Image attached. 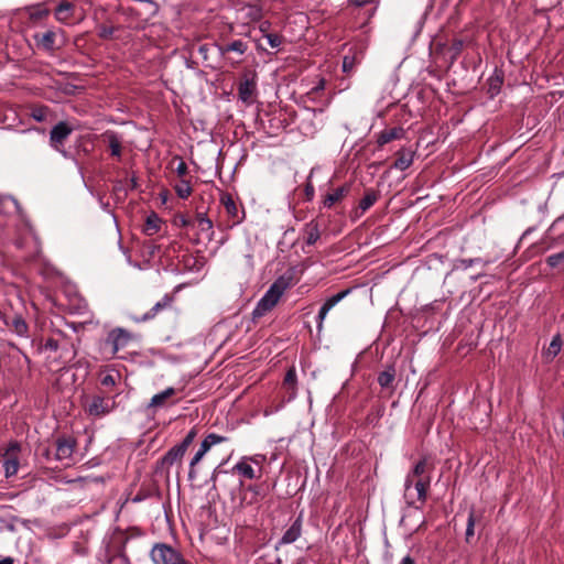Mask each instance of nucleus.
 I'll use <instances>...</instances> for the list:
<instances>
[{
    "label": "nucleus",
    "mask_w": 564,
    "mask_h": 564,
    "mask_svg": "<svg viewBox=\"0 0 564 564\" xmlns=\"http://www.w3.org/2000/svg\"><path fill=\"white\" fill-rule=\"evenodd\" d=\"M415 477L412 476V469L408 473L405 480H404V488L405 490L410 489L412 486L414 487Z\"/></svg>",
    "instance_id": "nucleus-58"
},
{
    "label": "nucleus",
    "mask_w": 564,
    "mask_h": 564,
    "mask_svg": "<svg viewBox=\"0 0 564 564\" xmlns=\"http://www.w3.org/2000/svg\"><path fill=\"white\" fill-rule=\"evenodd\" d=\"M70 312L78 315H84L88 313V303L84 299H76L75 303H73L70 306Z\"/></svg>",
    "instance_id": "nucleus-44"
},
{
    "label": "nucleus",
    "mask_w": 564,
    "mask_h": 564,
    "mask_svg": "<svg viewBox=\"0 0 564 564\" xmlns=\"http://www.w3.org/2000/svg\"><path fill=\"white\" fill-rule=\"evenodd\" d=\"M44 349L51 350V351H57L58 349H62L63 351H68L70 348L72 357L76 355V350L74 349V345L67 343L64 340L61 343L58 339L55 338H47L43 345Z\"/></svg>",
    "instance_id": "nucleus-31"
},
{
    "label": "nucleus",
    "mask_w": 564,
    "mask_h": 564,
    "mask_svg": "<svg viewBox=\"0 0 564 564\" xmlns=\"http://www.w3.org/2000/svg\"><path fill=\"white\" fill-rule=\"evenodd\" d=\"M395 378H397V368L395 364L386 365L384 369L378 373L377 381L381 389L390 390L393 392L395 390Z\"/></svg>",
    "instance_id": "nucleus-15"
},
{
    "label": "nucleus",
    "mask_w": 564,
    "mask_h": 564,
    "mask_svg": "<svg viewBox=\"0 0 564 564\" xmlns=\"http://www.w3.org/2000/svg\"><path fill=\"white\" fill-rule=\"evenodd\" d=\"M107 564H131V561L124 551L120 550L118 553L109 556Z\"/></svg>",
    "instance_id": "nucleus-42"
},
{
    "label": "nucleus",
    "mask_w": 564,
    "mask_h": 564,
    "mask_svg": "<svg viewBox=\"0 0 564 564\" xmlns=\"http://www.w3.org/2000/svg\"><path fill=\"white\" fill-rule=\"evenodd\" d=\"M6 325L17 335L26 336L29 327L25 319L20 314H13L6 317Z\"/></svg>",
    "instance_id": "nucleus-22"
},
{
    "label": "nucleus",
    "mask_w": 564,
    "mask_h": 564,
    "mask_svg": "<svg viewBox=\"0 0 564 564\" xmlns=\"http://www.w3.org/2000/svg\"><path fill=\"white\" fill-rule=\"evenodd\" d=\"M464 46V42L462 40H455L452 44L451 50L454 52V58L460 54Z\"/></svg>",
    "instance_id": "nucleus-56"
},
{
    "label": "nucleus",
    "mask_w": 564,
    "mask_h": 564,
    "mask_svg": "<svg viewBox=\"0 0 564 564\" xmlns=\"http://www.w3.org/2000/svg\"><path fill=\"white\" fill-rule=\"evenodd\" d=\"M185 454L175 445L170 448L155 464L154 473L169 477V469L176 463H182Z\"/></svg>",
    "instance_id": "nucleus-9"
},
{
    "label": "nucleus",
    "mask_w": 564,
    "mask_h": 564,
    "mask_svg": "<svg viewBox=\"0 0 564 564\" xmlns=\"http://www.w3.org/2000/svg\"><path fill=\"white\" fill-rule=\"evenodd\" d=\"M101 137L102 140L107 142L111 156L120 160L122 155V144L118 133L111 130H107L102 133Z\"/></svg>",
    "instance_id": "nucleus-17"
},
{
    "label": "nucleus",
    "mask_w": 564,
    "mask_h": 564,
    "mask_svg": "<svg viewBox=\"0 0 564 564\" xmlns=\"http://www.w3.org/2000/svg\"><path fill=\"white\" fill-rule=\"evenodd\" d=\"M0 564H14V561L12 557H4L0 560Z\"/></svg>",
    "instance_id": "nucleus-64"
},
{
    "label": "nucleus",
    "mask_w": 564,
    "mask_h": 564,
    "mask_svg": "<svg viewBox=\"0 0 564 564\" xmlns=\"http://www.w3.org/2000/svg\"><path fill=\"white\" fill-rule=\"evenodd\" d=\"M351 289H346L337 294H334L333 296L328 297L323 305L321 306L318 314L316 316V323H317V330L321 332L323 329L324 321L328 314V312L338 304L341 300H344L349 293Z\"/></svg>",
    "instance_id": "nucleus-10"
},
{
    "label": "nucleus",
    "mask_w": 564,
    "mask_h": 564,
    "mask_svg": "<svg viewBox=\"0 0 564 564\" xmlns=\"http://www.w3.org/2000/svg\"><path fill=\"white\" fill-rule=\"evenodd\" d=\"M372 0H348L349 4L351 6H355V7H364L368 3H370Z\"/></svg>",
    "instance_id": "nucleus-60"
},
{
    "label": "nucleus",
    "mask_w": 564,
    "mask_h": 564,
    "mask_svg": "<svg viewBox=\"0 0 564 564\" xmlns=\"http://www.w3.org/2000/svg\"><path fill=\"white\" fill-rule=\"evenodd\" d=\"M283 388L289 392V399H294L297 392V375L294 366L290 367L283 379Z\"/></svg>",
    "instance_id": "nucleus-27"
},
{
    "label": "nucleus",
    "mask_w": 564,
    "mask_h": 564,
    "mask_svg": "<svg viewBox=\"0 0 564 564\" xmlns=\"http://www.w3.org/2000/svg\"><path fill=\"white\" fill-rule=\"evenodd\" d=\"M160 227H161V219L159 218V216L156 214L152 213L151 215H149L147 217L143 231L148 236H153L160 230Z\"/></svg>",
    "instance_id": "nucleus-37"
},
{
    "label": "nucleus",
    "mask_w": 564,
    "mask_h": 564,
    "mask_svg": "<svg viewBox=\"0 0 564 564\" xmlns=\"http://www.w3.org/2000/svg\"><path fill=\"white\" fill-rule=\"evenodd\" d=\"M545 263L549 268L557 270V272H564V251L550 254L546 257Z\"/></svg>",
    "instance_id": "nucleus-36"
},
{
    "label": "nucleus",
    "mask_w": 564,
    "mask_h": 564,
    "mask_svg": "<svg viewBox=\"0 0 564 564\" xmlns=\"http://www.w3.org/2000/svg\"><path fill=\"white\" fill-rule=\"evenodd\" d=\"M188 172L187 164L183 161V159L178 158V164L176 166V173L180 177H184Z\"/></svg>",
    "instance_id": "nucleus-55"
},
{
    "label": "nucleus",
    "mask_w": 564,
    "mask_h": 564,
    "mask_svg": "<svg viewBox=\"0 0 564 564\" xmlns=\"http://www.w3.org/2000/svg\"><path fill=\"white\" fill-rule=\"evenodd\" d=\"M205 456L204 453H200L198 449L196 454L193 456V458L189 462V470H188V479L194 480L196 478V465L202 460V458Z\"/></svg>",
    "instance_id": "nucleus-43"
},
{
    "label": "nucleus",
    "mask_w": 564,
    "mask_h": 564,
    "mask_svg": "<svg viewBox=\"0 0 564 564\" xmlns=\"http://www.w3.org/2000/svg\"><path fill=\"white\" fill-rule=\"evenodd\" d=\"M119 375L107 373L100 379V383L105 388H112L117 383Z\"/></svg>",
    "instance_id": "nucleus-51"
},
{
    "label": "nucleus",
    "mask_w": 564,
    "mask_h": 564,
    "mask_svg": "<svg viewBox=\"0 0 564 564\" xmlns=\"http://www.w3.org/2000/svg\"><path fill=\"white\" fill-rule=\"evenodd\" d=\"M433 470L434 465L426 457L421 458L412 468V476L415 477L414 488L417 491V499L422 503L427 499Z\"/></svg>",
    "instance_id": "nucleus-3"
},
{
    "label": "nucleus",
    "mask_w": 564,
    "mask_h": 564,
    "mask_svg": "<svg viewBox=\"0 0 564 564\" xmlns=\"http://www.w3.org/2000/svg\"><path fill=\"white\" fill-rule=\"evenodd\" d=\"M248 8H249L248 17L250 18L251 21H260L262 19L261 7L253 4V6H248Z\"/></svg>",
    "instance_id": "nucleus-50"
},
{
    "label": "nucleus",
    "mask_w": 564,
    "mask_h": 564,
    "mask_svg": "<svg viewBox=\"0 0 564 564\" xmlns=\"http://www.w3.org/2000/svg\"><path fill=\"white\" fill-rule=\"evenodd\" d=\"M350 189H351V185L349 183H345L339 187L333 188L330 192H328L327 194L324 195L323 200H322V206L324 208L329 209V208L338 205L339 203H341V200L344 198H346L348 196V194L350 193Z\"/></svg>",
    "instance_id": "nucleus-13"
},
{
    "label": "nucleus",
    "mask_w": 564,
    "mask_h": 564,
    "mask_svg": "<svg viewBox=\"0 0 564 564\" xmlns=\"http://www.w3.org/2000/svg\"><path fill=\"white\" fill-rule=\"evenodd\" d=\"M303 532V512H300L291 525L284 531L283 535L279 540L275 549L278 550L280 545H286L294 543Z\"/></svg>",
    "instance_id": "nucleus-11"
},
{
    "label": "nucleus",
    "mask_w": 564,
    "mask_h": 564,
    "mask_svg": "<svg viewBox=\"0 0 564 564\" xmlns=\"http://www.w3.org/2000/svg\"><path fill=\"white\" fill-rule=\"evenodd\" d=\"M228 437L218 435L216 433H210L206 435V437L202 441L199 451L200 453L206 454L214 445L227 442Z\"/></svg>",
    "instance_id": "nucleus-33"
},
{
    "label": "nucleus",
    "mask_w": 564,
    "mask_h": 564,
    "mask_svg": "<svg viewBox=\"0 0 564 564\" xmlns=\"http://www.w3.org/2000/svg\"><path fill=\"white\" fill-rule=\"evenodd\" d=\"M303 236L307 246H313L316 243L321 237L319 225L317 220L312 219L310 223L305 224L303 228Z\"/></svg>",
    "instance_id": "nucleus-26"
},
{
    "label": "nucleus",
    "mask_w": 564,
    "mask_h": 564,
    "mask_svg": "<svg viewBox=\"0 0 564 564\" xmlns=\"http://www.w3.org/2000/svg\"><path fill=\"white\" fill-rule=\"evenodd\" d=\"M55 37L56 34L53 31H46L43 34H35L34 39L37 44L44 48L45 51H53L55 48Z\"/></svg>",
    "instance_id": "nucleus-32"
},
{
    "label": "nucleus",
    "mask_w": 564,
    "mask_h": 564,
    "mask_svg": "<svg viewBox=\"0 0 564 564\" xmlns=\"http://www.w3.org/2000/svg\"><path fill=\"white\" fill-rule=\"evenodd\" d=\"M175 224L183 228L194 227V219L191 217L180 214L175 217Z\"/></svg>",
    "instance_id": "nucleus-49"
},
{
    "label": "nucleus",
    "mask_w": 564,
    "mask_h": 564,
    "mask_svg": "<svg viewBox=\"0 0 564 564\" xmlns=\"http://www.w3.org/2000/svg\"><path fill=\"white\" fill-rule=\"evenodd\" d=\"M393 166L400 171L409 169L413 162L414 151L411 149H401L395 153Z\"/></svg>",
    "instance_id": "nucleus-28"
},
{
    "label": "nucleus",
    "mask_w": 564,
    "mask_h": 564,
    "mask_svg": "<svg viewBox=\"0 0 564 564\" xmlns=\"http://www.w3.org/2000/svg\"><path fill=\"white\" fill-rule=\"evenodd\" d=\"M268 495V486L265 484H239V492L237 498H232V517L236 522L243 527H251L257 521L260 508V501Z\"/></svg>",
    "instance_id": "nucleus-1"
},
{
    "label": "nucleus",
    "mask_w": 564,
    "mask_h": 564,
    "mask_svg": "<svg viewBox=\"0 0 564 564\" xmlns=\"http://www.w3.org/2000/svg\"><path fill=\"white\" fill-rule=\"evenodd\" d=\"M286 288L288 282L281 276L271 284L262 297L269 305H271L272 308H274Z\"/></svg>",
    "instance_id": "nucleus-14"
},
{
    "label": "nucleus",
    "mask_w": 564,
    "mask_h": 564,
    "mask_svg": "<svg viewBox=\"0 0 564 564\" xmlns=\"http://www.w3.org/2000/svg\"><path fill=\"white\" fill-rule=\"evenodd\" d=\"M220 203L224 206L227 216L230 221V227L237 226L241 224L246 217L245 209L239 208L238 204L234 199V196L229 193H223L220 197Z\"/></svg>",
    "instance_id": "nucleus-7"
},
{
    "label": "nucleus",
    "mask_w": 564,
    "mask_h": 564,
    "mask_svg": "<svg viewBox=\"0 0 564 564\" xmlns=\"http://www.w3.org/2000/svg\"><path fill=\"white\" fill-rule=\"evenodd\" d=\"M312 176H313V171H311L310 175L307 176V182L304 187V195H305V199L307 202H311L315 195V188L312 183Z\"/></svg>",
    "instance_id": "nucleus-48"
},
{
    "label": "nucleus",
    "mask_w": 564,
    "mask_h": 564,
    "mask_svg": "<svg viewBox=\"0 0 564 564\" xmlns=\"http://www.w3.org/2000/svg\"><path fill=\"white\" fill-rule=\"evenodd\" d=\"M270 28V22L269 21H264L260 24V31L263 32V33H267L268 29Z\"/></svg>",
    "instance_id": "nucleus-63"
},
{
    "label": "nucleus",
    "mask_w": 564,
    "mask_h": 564,
    "mask_svg": "<svg viewBox=\"0 0 564 564\" xmlns=\"http://www.w3.org/2000/svg\"><path fill=\"white\" fill-rule=\"evenodd\" d=\"M251 457H242L232 468L231 473L237 474L247 479H254L258 477L256 469L251 466Z\"/></svg>",
    "instance_id": "nucleus-20"
},
{
    "label": "nucleus",
    "mask_w": 564,
    "mask_h": 564,
    "mask_svg": "<svg viewBox=\"0 0 564 564\" xmlns=\"http://www.w3.org/2000/svg\"><path fill=\"white\" fill-rule=\"evenodd\" d=\"M177 390L173 387L166 388L164 391L156 393L152 397L149 408H162L169 404L172 397L176 394Z\"/></svg>",
    "instance_id": "nucleus-30"
},
{
    "label": "nucleus",
    "mask_w": 564,
    "mask_h": 564,
    "mask_svg": "<svg viewBox=\"0 0 564 564\" xmlns=\"http://www.w3.org/2000/svg\"><path fill=\"white\" fill-rule=\"evenodd\" d=\"M325 88V79L321 78L316 86H314L308 95H317L319 91L324 90Z\"/></svg>",
    "instance_id": "nucleus-57"
},
{
    "label": "nucleus",
    "mask_w": 564,
    "mask_h": 564,
    "mask_svg": "<svg viewBox=\"0 0 564 564\" xmlns=\"http://www.w3.org/2000/svg\"><path fill=\"white\" fill-rule=\"evenodd\" d=\"M503 79V72L498 68H495L492 75L487 79V94L489 95L490 98L496 97L500 93Z\"/></svg>",
    "instance_id": "nucleus-24"
},
{
    "label": "nucleus",
    "mask_w": 564,
    "mask_h": 564,
    "mask_svg": "<svg viewBox=\"0 0 564 564\" xmlns=\"http://www.w3.org/2000/svg\"><path fill=\"white\" fill-rule=\"evenodd\" d=\"M116 28L106 24L98 25V36L102 40H111Z\"/></svg>",
    "instance_id": "nucleus-47"
},
{
    "label": "nucleus",
    "mask_w": 564,
    "mask_h": 564,
    "mask_svg": "<svg viewBox=\"0 0 564 564\" xmlns=\"http://www.w3.org/2000/svg\"><path fill=\"white\" fill-rule=\"evenodd\" d=\"M46 108L34 109L32 111V117L39 122L44 121L46 119Z\"/></svg>",
    "instance_id": "nucleus-54"
},
{
    "label": "nucleus",
    "mask_w": 564,
    "mask_h": 564,
    "mask_svg": "<svg viewBox=\"0 0 564 564\" xmlns=\"http://www.w3.org/2000/svg\"><path fill=\"white\" fill-rule=\"evenodd\" d=\"M476 263H484L488 264L489 261H484L481 258H474V259H459L456 261V268L460 269H467Z\"/></svg>",
    "instance_id": "nucleus-46"
},
{
    "label": "nucleus",
    "mask_w": 564,
    "mask_h": 564,
    "mask_svg": "<svg viewBox=\"0 0 564 564\" xmlns=\"http://www.w3.org/2000/svg\"><path fill=\"white\" fill-rule=\"evenodd\" d=\"M400 564H415V561L410 555H406L401 560Z\"/></svg>",
    "instance_id": "nucleus-62"
},
{
    "label": "nucleus",
    "mask_w": 564,
    "mask_h": 564,
    "mask_svg": "<svg viewBox=\"0 0 564 564\" xmlns=\"http://www.w3.org/2000/svg\"><path fill=\"white\" fill-rule=\"evenodd\" d=\"M174 189L177 196L182 199H186L192 194V186L189 181L181 178L175 185Z\"/></svg>",
    "instance_id": "nucleus-40"
},
{
    "label": "nucleus",
    "mask_w": 564,
    "mask_h": 564,
    "mask_svg": "<svg viewBox=\"0 0 564 564\" xmlns=\"http://www.w3.org/2000/svg\"><path fill=\"white\" fill-rule=\"evenodd\" d=\"M137 187H138V178H137V176L133 174V175L131 176V178L129 180L128 188H129L130 191H133V189H135Z\"/></svg>",
    "instance_id": "nucleus-61"
},
{
    "label": "nucleus",
    "mask_w": 564,
    "mask_h": 564,
    "mask_svg": "<svg viewBox=\"0 0 564 564\" xmlns=\"http://www.w3.org/2000/svg\"><path fill=\"white\" fill-rule=\"evenodd\" d=\"M561 347H562V338H561L560 334H556L555 336H553V338L545 351L546 357L550 359L555 358L560 354Z\"/></svg>",
    "instance_id": "nucleus-39"
},
{
    "label": "nucleus",
    "mask_w": 564,
    "mask_h": 564,
    "mask_svg": "<svg viewBox=\"0 0 564 564\" xmlns=\"http://www.w3.org/2000/svg\"><path fill=\"white\" fill-rule=\"evenodd\" d=\"M475 523H476V518H475V510L471 509L469 511V514H468V519H467V525H466V532H465V535H466V541L469 542L470 538L474 536L475 534Z\"/></svg>",
    "instance_id": "nucleus-45"
},
{
    "label": "nucleus",
    "mask_w": 564,
    "mask_h": 564,
    "mask_svg": "<svg viewBox=\"0 0 564 564\" xmlns=\"http://www.w3.org/2000/svg\"><path fill=\"white\" fill-rule=\"evenodd\" d=\"M73 128L65 121H59L55 124L50 132L51 145L59 151L64 145L65 140L72 134Z\"/></svg>",
    "instance_id": "nucleus-12"
},
{
    "label": "nucleus",
    "mask_w": 564,
    "mask_h": 564,
    "mask_svg": "<svg viewBox=\"0 0 564 564\" xmlns=\"http://www.w3.org/2000/svg\"><path fill=\"white\" fill-rule=\"evenodd\" d=\"M404 135L405 130L402 127L384 129L377 134V143L381 148L393 140L402 139Z\"/></svg>",
    "instance_id": "nucleus-21"
},
{
    "label": "nucleus",
    "mask_w": 564,
    "mask_h": 564,
    "mask_svg": "<svg viewBox=\"0 0 564 564\" xmlns=\"http://www.w3.org/2000/svg\"><path fill=\"white\" fill-rule=\"evenodd\" d=\"M379 193L372 188H368L365 196L359 200L358 207L355 210V216L364 215L370 207H372L379 199Z\"/></svg>",
    "instance_id": "nucleus-23"
},
{
    "label": "nucleus",
    "mask_w": 564,
    "mask_h": 564,
    "mask_svg": "<svg viewBox=\"0 0 564 564\" xmlns=\"http://www.w3.org/2000/svg\"><path fill=\"white\" fill-rule=\"evenodd\" d=\"M355 65V57L345 56L343 59V72L350 73Z\"/></svg>",
    "instance_id": "nucleus-53"
},
{
    "label": "nucleus",
    "mask_w": 564,
    "mask_h": 564,
    "mask_svg": "<svg viewBox=\"0 0 564 564\" xmlns=\"http://www.w3.org/2000/svg\"><path fill=\"white\" fill-rule=\"evenodd\" d=\"M198 230L199 235H205L207 240H212L214 230H213V221L207 217L206 213H197L194 218V227Z\"/></svg>",
    "instance_id": "nucleus-19"
},
{
    "label": "nucleus",
    "mask_w": 564,
    "mask_h": 564,
    "mask_svg": "<svg viewBox=\"0 0 564 564\" xmlns=\"http://www.w3.org/2000/svg\"><path fill=\"white\" fill-rule=\"evenodd\" d=\"M248 50V45L246 42L241 40H235L231 43L224 44L219 46V51L223 55L229 53V52H236L240 55L245 54Z\"/></svg>",
    "instance_id": "nucleus-34"
},
{
    "label": "nucleus",
    "mask_w": 564,
    "mask_h": 564,
    "mask_svg": "<svg viewBox=\"0 0 564 564\" xmlns=\"http://www.w3.org/2000/svg\"><path fill=\"white\" fill-rule=\"evenodd\" d=\"M19 466L20 464L17 454L7 452L3 455L2 468L7 478L14 476L18 473Z\"/></svg>",
    "instance_id": "nucleus-29"
},
{
    "label": "nucleus",
    "mask_w": 564,
    "mask_h": 564,
    "mask_svg": "<svg viewBox=\"0 0 564 564\" xmlns=\"http://www.w3.org/2000/svg\"><path fill=\"white\" fill-rule=\"evenodd\" d=\"M41 455L46 458V460H51L54 458V452L50 447H41Z\"/></svg>",
    "instance_id": "nucleus-59"
},
{
    "label": "nucleus",
    "mask_w": 564,
    "mask_h": 564,
    "mask_svg": "<svg viewBox=\"0 0 564 564\" xmlns=\"http://www.w3.org/2000/svg\"><path fill=\"white\" fill-rule=\"evenodd\" d=\"M257 90V83L253 78H246L241 80L238 85V96L240 100L246 104H251L253 101V96Z\"/></svg>",
    "instance_id": "nucleus-18"
},
{
    "label": "nucleus",
    "mask_w": 564,
    "mask_h": 564,
    "mask_svg": "<svg viewBox=\"0 0 564 564\" xmlns=\"http://www.w3.org/2000/svg\"><path fill=\"white\" fill-rule=\"evenodd\" d=\"M546 234L551 246L564 245V214L551 224Z\"/></svg>",
    "instance_id": "nucleus-16"
},
{
    "label": "nucleus",
    "mask_w": 564,
    "mask_h": 564,
    "mask_svg": "<svg viewBox=\"0 0 564 564\" xmlns=\"http://www.w3.org/2000/svg\"><path fill=\"white\" fill-rule=\"evenodd\" d=\"M150 557L154 564H191L176 549L166 543L154 544Z\"/></svg>",
    "instance_id": "nucleus-4"
},
{
    "label": "nucleus",
    "mask_w": 564,
    "mask_h": 564,
    "mask_svg": "<svg viewBox=\"0 0 564 564\" xmlns=\"http://www.w3.org/2000/svg\"><path fill=\"white\" fill-rule=\"evenodd\" d=\"M196 435H197V430L195 427L191 429L188 431V433L185 435V437L181 441V443L176 444L175 446L177 448H180L185 454L187 448L194 442Z\"/></svg>",
    "instance_id": "nucleus-41"
},
{
    "label": "nucleus",
    "mask_w": 564,
    "mask_h": 564,
    "mask_svg": "<svg viewBox=\"0 0 564 564\" xmlns=\"http://www.w3.org/2000/svg\"><path fill=\"white\" fill-rule=\"evenodd\" d=\"M80 404L86 416L91 420L105 417L116 409L115 397L101 393L83 395Z\"/></svg>",
    "instance_id": "nucleus-2"
},
{
    "label": "nucleus",
    "mask_w": 564,
    "mask_h": 564,
    "mask_svg": "<svg viewBox=\"0 0 564 564\" xmlns=\"http://www.w3.org/2000/svg\"><path fill=\"white\" fill-rule=\"evenodd\" d=\"M264 36L272 48H276L282 44V37L276 33H265Z\"/></svg>",
    "instance_id": "nucleus-52"
},
{
    "label": "nucleus",
    "mask_w": 564,
    "mask_h": 564,
    "mask_svg": "<svg viewBox=\"0 0 564 564\" xmlns=\"http://www.w3.org/2000/svg\"><path fill=\"white\" fill-rule=\"evenodd\" d=\"M175 304V295L173 293H166L163 295L161 300H159L148 312H145L141 316H134L133 321L135 323H145L154 319L160 314L164 312H170L174 310Z\"/></svg>",
    "instance_id": "nucleus-6"
},
{
    "label": "nucleus",
    "mask_w": 564,
    "mask_h": 564,
    "mask_svg": "<svg viewBox=\"0 0 564 564\" xmlns=\"http://www.w3.org/2000/svg\"><path fill=\"white\" fill-rule=\"evenodd\" d=\"M28 12L32 21H41L50 14V10L44 3H37L29 7Z\"/></svg>",
    "instance_id": "nucleus-35"
},
{
    "label": "nucleus",
    "mask_w": 564,
    "mask_h": 564,
    "mask_svg": "<svg viewBox=\"0 0 564 564\" xmlns=\"http://www.w3.org/2000/svg\"><path fill=\"white\" fill-rule=\"evenodd\" d=\"M77 441L72 435H61L55 440L54 459L65 460L72 458Z\"/></svg>",
    "instance_id": "nucleus-8"
},
{
    "label": "nucleus",
    "mask_w": 564,
    "mask_h": 564,
    "mask_svg": "<svg viewBox=\"0 0 564 564\" xmlns=\"http://www.w3.org/2000/svg\"><path fill=\"white\" fill-rule=\"evenodd\" d=\"M75 6L68 0H62L55 9V18L62 23H67L74 15Z\"/></svg>",
    "instance_id": "nucleus-25"
},
{
    "label": "nucleus",
    "mask_w": 564,
    "mask_h": 564,
    "mask_svg": "<svg viewBox=\"0 0 564 564\" xmlns=\"http://www.w3.org/2000/svg\"><path fill=\"white\" fill-rule=\"evenodd\" d=\"M273 308L271 307V305H269L263 297H261L256 307L253 308L252 311V321L256 322L258 321L259 318L263 317L264 315H267L269 312H271Z\"/></svg>",
    "instance_id": "nucleus-38"
},
{
    "label": "nucleus",
    "mask_w": 564,
    "mask_h": 564,
    "mask_svg": "<svg viewBox=\"0 0 564 564\" xmlns=\"http://www.w3.org/2000/svg\"><path fill=\"white\" fill-rule=\"evenodd\" d=\"M132 339V334L122 327H115L102 341V348L109 350L111 357H115L121 349H124Z\"/></svg>",
    "instance_id": "nucleus-5"
}]
</instances>
